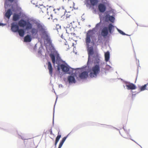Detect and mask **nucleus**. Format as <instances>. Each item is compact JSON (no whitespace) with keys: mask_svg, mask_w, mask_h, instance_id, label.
<instances>
[{"mask_svg":"<svg viewBox=\"0 0 148 148\" xmlns=\"http://www.w3.org/2000/svg\"><path fill=\"white\" fill-rule=\"evenodd\" d=\"M88 59L86 65L81 68H71V72L73 73L74 71L78 74V77L77 79L78 80L86 79L88 77V73L90 78H96L100 73L101 66L100 61L101 57L100 55H97L88 54Z\"/></svg>","mask_w":148,"mask_h":148,"instance_id":"nucleus-1","label":"nucleus"},{"mask_svg":"<svg viewBox=\"0 0 148 148\" xmlns=\"http://www.w3.org/2000/svg\"><path fill=\"white\" fill-rule=\"evenodd\" d=\"M100 24V23H97L94 28L88 30L86 34L85 42L88 54L100 55L98 49L96 48H94L96 38L93 35L98 29H100L99 26Z\"/></svg>","mask_w":148,"mask_h":148,"instance_id":"nucleus-2","label":"nucleus"},{"mask_svg":"<svg viewBox=\"0 0 148 148\" xmlns=\"http://www.w3.org/2000/svg\"><path fill=\"white\" fill-rule=\"evenodd\" d=\"M49 51L50 53L49 54V56L53 63V65L55 66V64H57L56 66L58 69V72L59 73H60V70L61 69L65 74H71V67L68 64L66 63V65L64 64H61L60 61L62 60L60 54L58 52L54 46L52 45L49 47Z\"/></svg>","mask_w":148,"mask_h":148,"instance_id":"nucleus-3","label":"nucleus"},{"mask_svg":"<svg viewBox=\"0 0 148 148\" xmlns=\"http://www.w3.org/2000/svg\"><path fill=\"white\" fill-rule=\"evenodd\" d=\"M36 19L33 18H29L27 20L23 19L20 20L19 23L21 26L23 27V29H19L17 32L18 33L20 36L23 37L25 35L26 32L27 31L28 34L31 33V35L34 38V35L33 34L32 30L34 28H35L36 25L35 21H36Z\"/></svg>","mask_w":148,"mask_h":148,"instance_id":"nucleus-4","label":"nucleus"},{"mask_svg":"<svg viewBox=\"0 0 148 148\" xmlns=\"http://www.w3.org/2000/svg\"><path fill=\"white\" fill-rule=\"evenodd\" d=\"M35 28L33 29L32 30L33 34L34 35V38L37 37L38 36V33H42V37L43 39L48 42L52 43L48 31H46L47 29L45 25L42 23L37 21H35Z\"/></svg>","mask_w":148,"mask_h":148,"instance_id":"nucleus-5","label":"nucleus"},{"mask_svg":"<svg viewBox=\"0 0 148 148\" xmlns=\"http://www.w3.org/2000/svg\"><path fill=\"white\" fill-rule=\"evenodd\" d=\"M100 23L99 27L101 30V35L104 37H109L114 32V25L112 23H110L109 21H106L103 19H100Z\"/></svg>","mask_w":148,"mask_h":148,"instance_id":"nucleus-6","label":"nucleus"},{"mask_svg":"<svg viewBox=\"0 0 148 148\" xmlns=\"http://www.w3.org/2000/svg\"><path fill=\"white\" fill-rule=\"evenodd\" d=\"M115 10L111 9V10L106 11L103 15L102 14L99 13L100 19H103L106 21H109L113 23L114 22L116 14L115 12Z\"/></svg>","mask_w":148,"mask_h":148,"instance_id":"nucleus-7","label":"nucleus"},{"mask_svg":"<svg viewBox=\"0 0 148 148\" xmlns=\"http://www.w3.org/2000/svg\"><path fill=\"white\" fill-rule=\"evenodd\" d=\"M98 0H85V4L87 7H89V8L94 9V11L95 13L96 12V9H94V7L98 3Z\"/></svg>","mask_w":148,"mask_h":148,"instance_id":"nucleus-8","label":"nucleus"},{"mask_svg":"<svg viewBox=\"0 0 148 148\" xmlns=\"http://www.w3.org/2000/svg\"><path fill=\"white\" fill-rule=\"evenodd\" d=\"M71 75L68 76L66 80H64L66 84L68 82L69 85H71L73 83H75L76 82V80L75 79V77L77 76V73L75 72V73H71Z\"/></svg>","mask_w":148,"mask_h":148,"instance_id":"nucleus-9","label":"nucleus"},{"mask_svg":"<svg viewBox=\"0 0 148 148\" xmlns=\"http://www.w3.org/2000/svg\"><path fill=\"white\" fill-rule=\"evenodd\" d=\"M19 25L16 22H13L11 23V30L13 32L16 33L19 29Z\"/></svg>","mask_w":148,"mask_h":148,"instance_id":"nucleus-10","label":"nucleus"},{"mask_svg":"<svg viewBox=\"0 0 148 148\" xmlns=\"http://www.w3.org/2000/svg\"><path fill=\"white\" fill-rule=\"evenodd\" d=\"M101 61V60L100 61ZM105 63L104 62H101V61H100V65L101 66V74L102 73V74H103L104 73H105L106 75V70L108 71L110 69L112 68V67L110 66L108 64H106V66L105 68H103L102 67V65L103 64H104ZM101 67H100L101 68Z\"/></svg>","mask_w":148,"mask_h":148,"instance_id":"nucleus-11","label":"nucleus"},{"mask_svg":"<svg viewBox=\"0 0 148 148\" xmlns=\"http://www.w3.org/2000/svg\"><path fill=\"white\" fill-rule=\"evenodd\" d=\"M125 82V86L128 90H133L135 89L136 88V85L133 83H131L128 81H124Z\"/></svg>","mask_w":148,"mask_h":148,"instance_id":"nucleus-12","label":"nucleus"},{"mask_svg":"<svg viewBox=\"0 0 148 148\" xmlns=\"http://www.w3.org/2000/svg\"><path fill=\"white\" fill-rule=\"evenodd\" d=\"M13 14L11 9H8L5 10V13L4 14V17L5 20L7 19L8 21L9 20L11 16Z\"/></svg>","mask_w":148,"mask_h":148,"instance_id":"nucleus-13","label":"nucleus"},{"mask_svg":"<svg viewBox=\"0 0 148 148\" xmlns=\"http://www.w3.org/2000/svg\"><path fill=\"white\" fill-rule=\"evenodd\" d=\"M98 8L99 11L101 13H104L106 12V10L107 9L106 7V5L101 2L99 4Z\"/></svg>","mask_w":148,"mask_h":148,"instance_id":"nucleus-14","label":"nucleus"},{"mask_svg":"<svg viewBox=\"0 0 148 148\" xmlns=\"http://www.w3.org/2000/svg\"><path fill=\"white\" fill-rule=\"evenodd\" d=\"M58 98V96H57L56 98V100L55 101V104L54 105L53 107V119H52V126L51 127L50 129L49 130V132H50V134L51 135H53L54 134L53 133L52 130V127H53L54 126V112H55V106L56 105V104L57 102V101Z\"/></svg>","mask_w":148,"mask_h":148,"instance_id":"nucleus-15","label":"nucleus"},{"mask_svg":"<svg viewBox=\"0 0 148 148\" xmlns=\"http://www.w3.org/2000/svg\"><path fill=\"white\" fill-rule=\"evenodd\" d=\"M85 125H79L76 127H74L71 130V131L66 136H65L64 137L66 139L68 137V136L71 133H73L75 132V131L79 129L82 127L83 126H85Z\"/></svg>","mask_w":148,"mask_h":148,"instance_id":"nucleus-16","label":"nucleus"},{"mask_svg":"<svg viewBox=\"0 0 148 148\" xmlns=\"http://www.w3.org/2000/svg\"><path fill=\"white\" fill-rule=\"evenodd\" d=\"M60 130H59V129L58 132V134L55 140V143L54 144V145L55 146L54 148H56L57 144L61 137V134H60Z\"/></svg>","mask_w":148,"mask_h":148,"instance_id":"nucleus-17","label":"nucleus"},{"mask_svg":"<svg viewBox=\"0 0 148 148\" xmlns=\"http://www.w3.org/2000/svg\"><path fill=\"white\" fill-rule=\"evenodd\" d=\"M30 34H28L25 36L24 38V41L26 42H31L32 38Z\"/></svg>","mask_w":148,"mask_h":148,"instance_id":"nucleus-18","label":"nucleus"},{"mask_svg":"<svg viewBox=\"0 0 148 148\" xmlns=\"http://www.w3.org/2000/svg\"><path fill=\"white\" fill-rule=\"evenodd\" d=\"M48 69L49 70V74L51 76H52L53 73V68L51 63L50 61H47Z\"/></svg>","mask_w":148,"mask_h":148,"instance_id":"nucleus-19","label":"nucleus"},{"mask_svg":"<svg viewBox=\"0 0 148 148\" xmlns=\"http://www.w3.org/2000/svg\"><path fill=\"white\" fill-rule=\"evenodd\" d=\"M104 57L105 62H107L109 61V62H110L109 61L110 59V52L109 51L104 52Z\"/></svg>","mask_w":148,"mask_h":148,"instance_id":"nucleus-20","label":"nucleus"},{"mask_svg":"<svg viewBox=\"0 0 148 148\" xmlns=\"http://www.w3.org/2000/svg\"><path fill=\"white\" fill-rule=\"evenodd\" d=\"M148 85V83L145 84L143 85L139 86V91L137 93H138L140 92L143 91L145 90H148V88H147V86Z\"/></svg>","mask_w":148,"mask_h":148,"instance_id":"nucleus-21","label":"nucleus"},{"mask_svg":"<svg viewBox=\"0 0 148 148\" xmlns=\"http://www.w3.org/2000/svg\"><path fill=\"white\" fill-rule=\"evenodd\" d=\"M14 1L17 3L18 1L17 0H5V7L6 8V6H10L11 5L9 3V2L10 3H13Z\"/></svg>","mask_w":148,"mask_h":148,"instance_id":"nucleus-22","label":"nucleus"},{"mask_svg":"<svg viewBox=\"0 0 148 148\" xmlns=\"http://www.w3.org/2000/svg\"><path fill=\"white\" fill-rule=\"evenodd\" d=\"M12 3H10L9 2L10 4L11 5L10 6H6V8L4 6V8H5V9H6L8 7H10V6H11V8H10V9H11V10L12 11V12H16V5L15 6L14 4H12Z\"/></svg>","mask_w":148,"mask_h":148,"instance_id":"nucleus-23","label":"nucleus"},{"mask_svg":"<svg viewBox=\"0 0 148 148\" xmlns=\"http://www.w3.org/2000/svg\"><path fill=\"white\" fill-rule=\"evenodd\" d=\"M20 16V15L19 14L14 13L13 14L12 19L15 21H18L19 19Z\"/></svg>","mask_w":148,"mask_h":148,"instance_id":"nucleus-24","label":"nucleus"},{"mask_svg":"<svg viewBox=\"0 0 148 148\" xmlns=\"http://www.w3.org/2000/svg\"><path fill=\"white\" fill-rule=\"evenodd\" d=\"M0 129L2 130H3L11 133H13L14 131L15 130L14 128H9L8 129H5L0 127Z\"/></svg>","mask_w":148,"mask_h":148,"instance_id":"nucleus-25","label":"nucleus"},{"mask_svg":"<svg viewBox=\"0 0 148 148\" xmlns=\"http://www.w3.org/2000/svg\"><path fill=\"white\" fill-rule=\"evenodd\" d=\"M44 49L43 46L42 44H41L39 47L38 50V53L39 55H42V49Z\"/></svg>","mask_w":148,"mask_h":148,"instance_id":"nucleus-26","label":"nucleus"},{"mask_svg":"<svg viewBox=\"0 0 148 148\" xmlns=\"http://www.w3.org/2000/svg\"><path fill=\"white\" fill-rule=\"evenodd\" d=\"M101 1V2L104 4L106 6H107L109 7L110 6V4L108 1L107 0H99Z\"/></svg>","mask_w":148,"mask_h":148,"instance_id":"nucleus-27","label":"nucleus"},{"mask_svg":"<svg viewBox=\"0 0 148 148\" xmlns=\"http://www.w3.org/2000/svg\"><path fill=\"white\" fill-rule=\"evenodd\" d=\"M117 31L119 32V33L120 34L122 35H126L127 36H130V35H128L127 34L125 33L124 32H123L122 30L120 29H118Z\"/></svg>","mask_w":148,"mask_h":148,"instance_id":"nucleus-28","label":"nucleus"},{"mask_svg":"<svg viewBox=\"0 0 148 148\" xmlns=\"http://www.w3.org/2000/svg\"><path fill=\"white\" fill-rule=\"evenodd\" d=\"M16 133L18 135L17 137L19 138H21L22 140H23L27 139L25 138L24 136H23L21 135L22 134L21 133H18L17 131H16Z\"/></svg>","mask_w":148,"mask_h":148,"instance_id":"nucleus-29","label":"nucleus"},{"mask_svg":"<svg viewBox=\"0 0 148 148\" xmlns=\"http://www.w3.org/2000/svg\"><path fill=\"white\" fill-rule=\"evenodd\" d=\"M131 92L132 93V94H129V96H131L132 95V100H133V97H135L136 95L138 93H137L135 94H134V92H133L132 90H131Z\"/></svg>","mask_w":148,"mask_h":148,"instance_id":"nucleus-30","label":"nucleus"},{"mask_svg":"<svg viewBox=\"0 0 148 148\" xmlns=\"http://www.w3.org/2000/svg\"><path fill=\"white\" fill-rule=\"evenodd\" d=\"M98 34H99V35H98V40H99L101 41L103 39V38L102 37V36H101V32H100V31H99V32Z\"/></svg>","mask_w":148,"mask_h":148,"instance_id":"nucleus-31","label":"nucleus"},{"mask_svg":"<svg viewBox=\"0 0 148 148\" xmlns=\"http://www.w3.org/2000/svg\"><path fill=\"white\" fill-rule=\"evenodd\" d=\"M123 129H124V130L125 131V132L127 134H128L131 137V136H130V135L129 134V132H130V130H128V131L129 132H128L124 128V125H123Z\"/></svg>","mask_w":148,"mask_h":148,"instance_id":"nucleus-32","label":"nucleus"},{"mask_svg":"<svg viewBox=\"0 0 148 148\" xmlns=\"http://www.w3.org/2000/svg\"><path fill=\"white\" fill-rule=\"evenodd\" d=\"M21 10V8L19 7L17 5H16V12L17 11H20Z\"/></svg>","mask_w":148,"mask_h":148,"instance_id":"nucleus-33","label":"nucleus"},{"mask_svg":"<svg viewBox=\"0 0 148 148\" xmlns=\"http://www.w3.org/2000/svg\"><path fill=\"white\" fill-rule=\"evenodd\" d=\"M66 139L64 137L62 138V140L60 141V142L63 144Z\"/></svg>","mask_w":148,"mask_h":148,"instance_id":"nucleus-34","label":"nucleus"},{"mask_svg":"<svg viewBox=\"0 0 148 148\" xmlns=\"http://www.w3.org/2000/svg\"><path fill=\"white\" fill-rule=\"evenodd\" d=\"M6 25V23H2L0 22V26H2V27H3L5 25Z\"/></svg>","mask_w":148,"mask_h":148,"instance_id":"nucleus-35","label":"nucleus"},{"mask_svg":"<svg viewBox=\"0 0 148 148\" xmlns=\"http://www.w3.org/2000/svg\"><path fill=\"white\" fill-rule=\"evenodd\" d=\"M63 145V143H61L60 142L59 145V146H58V147H59V148H61V147H62Z\"/></svg>","mask_w":148,"mask_h":148,"instance_id":"nucleus-36","label":"nucleus"},{"mask_svg":"<svg viewBox=\"0 0 148 148\" xmlns=\"http://www.w3.org/2000/svg\"><path fill=\"white\" fill-rule=\"evenodd\" d=\"M130 140H132L133 141H134V142L135 143H136L139 146H140V147L141 148H142V147L140 145H139L138 144V143L136 142L134 140L132 139L131 138H130Z\"/></svg>","mask_w":148,"mask_h":148,"instance_id":"nucleus-37","label":"nucleus"},{"mask_svg":"<svg viewBox=\"0 0 148 148\" xmlns=\"http://www.w3.org/2000/svg\"><path fill=\"white\" fill-rule=\"evenodd\" d=\"M120 79L121 81H122L123 82V83H124L125 84V82L124 81H125L124 80H123V79L121 78H119L118 79Z\"/></svg>","mask_w":148,"mask_h":148,"instance_id":"nucleus-38","label":"nucleus"},{"mask_svg":"<svg viewBox=\"0 0 148 148\" xmlns=\"http://www.w3.org/2000/svg\"><path fill=\"white\" fill-rule=\"evenodd\" d=\"M36 48H37V46H36V44L34 46V48H33V49L34 50H35L36 49Z\"/></svg>","mask_w":148,"mask_h":148,"instance_id":"nucleus-39","label":"nucleus"},{"mask_svg":"<svg viewBox=\"0 0 148 148\" xmlns=\"http://www.w3.org/2000/svg\"><path fill=\"white\" fill-rule=\"evenodd\" d=\"M138 69H137V75H136V79H137V76H138Z\"/></svg>","mask_w":148,"mask_h":148,"instance_id":"nucleus-40","label":"nucleus"},{"mask_svg":"<svg viewBox=\"0 0 148 148\" xmlns=\"http://www.w3.org/2000/svg\"><path fill=\"white\" fill-rule=\"evenodd\" d=\"M44 132L45 134H48V133H49V130L48 131L47 130L45 132V130L44 131Z\"/></svg>","mask_w":148,"mask_h":148,"instance_id":"nucleus-41","label":"nucleus"},{"mask_svg":"<svg viewBox=\"0 0 148 148\" xmlns=\"http://www.w3.org/2000/svg\"><path fill=\"white\" fill-rule=\"evenodd\" d=\"M59 88H60V87L63 88V86L62 84H60L59 85Z\"/></svg>","mask_w":148,"mask_h":148,"instance_id":"nucleus-42","label":"nucleus"},{"mask_svg":"<svg viewBox=\"0 0 148 148\" xmlns=\"http://www.w3.org/2000/svg\"><path fill=\"white\" fill-rule=\"evenodd\" d=\"M114 28H116V30H117V31H118V29H119L116 26H115V25H114Z\"/></svg>","mask_w":148,"mask_h":148,"instance_id":"nucleus-43","label":"nucleus"},{"mask_svg":"<svg viewBox=\"0 0 148 148\" xmlns=\"http://www.w3.org/2000/svg\"><path fill=\"white\" fill-rule=\"evenodd\" d=\"M71 16V15H69V16H68V14H66V18H69L70 16Z\"/></svg>","mask_w":148,"mask_h":148,"instance_id":"nucleus-44","label":"nucleus"},{"mask_svg":"<svg viewBox=\"0 0 148 148\" xmlns=\"http://www.w3.org/2000/svg\"><path fill=\"white\" fill-rule=\"evenodd\" d=\"M109 128L110 129H112V128H114V127H113L111 125H109Z\"/></svg>","mask_w":148,"mask_h":148,"instance_id":"nucleus-45","label":"nucleus"},{"mask_svg":"<svg viewBox=\"0 0 148 148\" xmlns=\"http://www.w3.org/2000/svg\"><path fill=\"white\" fill-rule=\"evenodd\" d=\"M73 7V9L74 10H77L78 9V7H77L76 8L75 7Z\"/></svg>","mask_w":148,"mask_h":148,"instance_id":"nucleus-46","label":"nucleus"},{"mask_svg":"<svg viewBox=\"0 0 148 148\" xmlns=\"http://www.w3.org/2000/svg\"><path fill=\"white\" fill-rule=\"evenodd\" d=\"M61 37L62 38V39H64V37L63 36V34H62L61 36Z\"/></svg>","mask_w":148,"mask_h":148,"instance_id":"nucleus-47","label":"nucleus"},{"mask_svg":"<svg viewBox=\"0 0 148 148\" xmlns=\"http://www.w3.org/2000/svg\"><path fill=\"white\" fill-rule=\"evenodd\" d=\"M93 124H92L93 125H97V124H97V123H93Z\"/></svg>","mask_w":148,"mask_h":148,"instance_id":"nucleus-48","label":"nucleus"},{"mask_svg":"<svg viewBox=\"0 0 148 148\" xmlns=\"http://www.w3.org/2000/svg\"><path fill=\"white\" fill-rule=\"evenodd\" d=\"M139 26H142V27H148L147 26H145L144 25H139Z\"/></svg>","mask_w":148,"mask_h":148,"instance_id":"nucleus-49","label":"nucleus"},{"mask_svg":"<svg viewBox=\"0 0 148 148\" xmlns=\"http://www.w3.org/2000/svg\"><path fill=\"white\" fill-rule=\"evenodd\" d=\"M114 129H116V130H119V129H117V128H116V127H114Z\"/></svg>","mask_w":148,"mask_h":148,"instance_id":"nucleus-50","label":"nucleus"},{"mask_svg":"<svg viewBox=\"0 0 148 148\" xmlns=\"http://www.w3.org/2000/svg\"><path fill=\"white\" fill-rule=\"evenodd\" d=\"M70 27V25H68L66 27L67 28H69Z\"/></svg>","mask_w":148,"mask_h":148,"instance_id":"nucleus-51","label":"nucleus"},{"mask_svg":"<svg viewBox=\"0 0 148 148\" xmlns=\"http://www.w3.org/2000/svg\"><path fill=\"white\" fill-rule=\"evenodd\" d=\"M73 35L74 36H76V34L75 33H73Z\"/></svg>","mask_w":148,"mask_h":148,"instance_id":"nucleus-52","label":"nucleus"},{"mask_svg":"<svg viewBox=\"0 0 148 148\" xmlns=\"http://www.w3.org/2000/svg\"><path fill=\"white\" fill-rule=\"evenodd\" d=\"M57 26H59V27L60 28V29L61 28V26L59 24H58L57 25Z\"/></svg>","mask_w":148,"mask_h":148,"instance_id":"nucleus-53","label":"nucleus"},{"mask_svg":"<svg viewBox=\"0 0 148 148\" xmlns=\"http://www.w3.org/2000/svg\"><path fill=\"white\" fill-rule=\"evenodd\" d=\"M82 18V21H84L85 20V19L84 18H82V16L81 17Z\"/></svg>","mask_w":148,"mask_h":148,"instance_id":"nucleus-54","label":"nucleus"},{"mask_svg":"<svg viewBox=\"0 0 148 148\" xmlns=\"http://www.w3.org/2000/svg\"><path fill=\"white\" fill-rule=\"evenodd\" d=\"M66 12H67V11H66V10H65V13H64V15L65 14V13H66Z\"/></svg>","mask_w":148,"mask_h":148,"instance_id":"nucleus-55","label":"nucleus"},{"mask_svg":"<svg viewBox=\"0 0 148 148\" xmlns=\"http://www.w3.org/2000/svg\"><path fill=\"white\" fill-rule=\"evenodd\" d=\"M62 8L63 9H64V7L63 6H62Z\"/></svg>","mask_w":148,"mask_h":148,"instance_id":"nucleus-56","label":"nucleus"},{"mask_svg":"<svg viewBox=\"0 0 148 148\" xmlns=\"http://www.w3.org/2000/svg\"><path fill=\"white\" fill-rule=\"evenodd\" d=\"M51 16V19H52L53 15L52 14H51L50 15Z\"/></svg>","mask_w":148,"mask_h":148,"instance_id":"nucleus-57","label":"nucleus"},{"mask_svg":"<svg viewBox=\"0 0 148 148\" xmlns=\"http://www.w3.org/2000/svg\"><path fill=\"white\" fill-rule=\"evenodd\" d=\"M49 84H50V85H52L53 86V84H51V81L50 82V83Z\"/></svg>","mask_w":148,"mask_h":148,"instance_id":"nucleus-58","label":"nucleus"},{"mask_svg":"<svg viewBox=\"0 0 148 148\" xmlns=\"http://www.w3.org/2000/svg\"><path fill=\"white\" fill-rule=\"evenodd\" d=\"M75 5V3L73 2V7H74Z\"/></svg>","mask_w":148,"mask_h":148,"instance_id":"nucleus-59","label":"nucleus"},{"mask_svg":"<svg viewBox=\"0 0 148 148\" xmlns=\"http://www.w3.org/2000/svg\"><path fill=\"white\" fill-rule=\"evenodd\" d=\"M31 3H32V4H34V5H35V3H33V2H32V1H31Z\"/></svg>","mask_w":148,"mask_h":148,"instance_id":"nucleus-60","label":"nucleus"},{"mask_svg":"<svg viewBox=\"0 0 148 148\" xmlns=\"http://www.w3.org/2000/svg\"><path fill=\"white\" fill-rule=\"evenodd\" d=\"M60 8H57V10H60Z\"/></svg>","mask_w":148,"mask_h":148,"instance_id":"nucleus-61","label":"nucleus"},{"mask_svg":"<svg viewBox=\"0 0 148 148\" xmlns=\"http://www.w3.org/2000/svg\"><path fill=\"white\" fill-rule=\"evenodd\" d=\"M119 134H120L121 135V136H122V135L121 134V132L120 131H119Z\"/></svg>","mask_w":148,"mask_h":148,"instance_id":"nucleus-62","label":"nucleus"},{"mask_svg":"<svg viewBox=\"0 0 148 148\" xmlns=\"http://www.w3.org/2000/svg\"><path fill=\"white\" fill-rule=\"evenodd\" d=\"M72 46H74V43H73Z\"/></svg>","mask_w":148,"mask_h":148,"instance_id":"nucleus-63","label":"nucleus"},{"mask_svg":"<svg viewBox=\"0 0 148 148\" xmlns=\"http://www.w3.org/2000/svg\"><path fill=\"white\" fill-rule=\"evenodd\" d=\"M123 86L124 88H125V86L124 85H123Z\"/></svg>","mask_w":148,"mask_h":148,"instance_id":"nucleus-64","label":"nucleus"}]
</instances>
